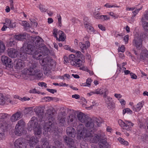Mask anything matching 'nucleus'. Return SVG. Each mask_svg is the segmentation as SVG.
I'll list each match as a JSON object with an SVG mask.
<instances>
[{
    "mask_svg": "<svg viewBox=\"0 0 148 148\" xmlns=\"http://www.w3.org/2000/svg\"><path fill=\"white\" fill-rule=\"evenodd\" d=\"M31 41L36 47V49H38L40 51H35L33 54V57L36 60H39L42 58V57L48 55L49 51L48 49L43 43V39L39 36H34L32 37Z\"/></svg>",
    "mask_w": 148,
    "mask_h": 148,
    "instance_id": "f257e3e1",
    "label": "nucleus"
},
{
    "mask_svg": "<svg viewBox=\"0 0 148 148\" xmlns=\"http://www.w3.org/2000/svg\"><path fill=\"white\" fill-rule=\"evenodd\" d=\"M90 129V130H87L83 125H79L77 128V134L80 136V138L90 137V140L93 143H96L99 142L101 139L102 138L103 135L100 134H95L93 135L92 134V130L91 129Z\"/></svg>",
    "mask_w": 148,
    "mask_h": 148,
    "instance_id": "f03ea898",
    "label": "nucleus"
},
{
    "mask_svg": "<svg viewBox=\"0 0 148 148\" xmlns=\"http://www.w3.org/2000/svg\"><path fill=\"white\" fill-rule=\"evenodd\" d=\"M28 67L26 70L28 74L30 75L36 76L37 79H40L42 77V74L38 69V64L35 61H32L28 65Z\"/></svg>",
    "mask_w": 148,
    "mask_h": 148,
    "instance_id": "7ed1b4c3",
    "label": "nucleus"
},
{
    "mask_svg": "<svg viewBox=\"0 0 148 148\" xmlns=\"http://www.w3.org/2000/svg\"><path fill=\"white\" fill-rule=\"evenodd\" d=\"M77 118L78 120L82 123H84L85 126L88 129H92L94 125L92 119L82 112L77 114Z\"/></svg>",
    "mask_w": 148,
    "mask_h": 148,
    "instance_id": "20e7f679",
    "label": "nucleus"
},
{
    "mask_svg": "<svg viewBox=\"0 0 148 148\" xmlns=\"http://www.w3.org/2000/svg\"><path fill=\"white\" fill-rule=\"evenodd\" d=\"M27 129L31 131L33 130L36 135H40L42 133V128L38 125V122L35 117L32 118L27 124Z\"/></svg>",
    "mask_w": 148,
    "mask_h": 148,
    "instance_id": "39448f33",
    "label": "nucleus"
},
{
    "mask_svg": "<svg viewBox=\"0 0 148 148\" xmlns=\"http://www.w3.org/2000/svg\"><path fill=\"white\" fill-rule=\"evenodd\" d=\"M54 121H48L46 123L44 128V130L46 132L53 133L57 131L58 127Z\"/></svg>",
    "mask_w": 148,
    "mask_h": 148,
    "instance_id": "423d86ee",
    "label": "nucleus"
},
{
    "mask_svg": "<svg viewBox=\"0 0 148 148\" xmlns=\"http://www.w3.org/2000/svg\"><path fill=\"white\" fill-rule=\"evenodd\" d=\"M32 45L30 44V43H25L23 47H21V50L22 51H24L27 53L29 55H32L36 51L35 45L33 44Z\"/></svg>",
    "mask_w": 148,
    "mask_h": 148,
    "instance_id": "0eeeda50",
    "label": "nucleus"
},
{
    "mask_svg": "<svg viewBox=\"0 0 148 148\" xmlns=\"http://www.w3.org/2000/svg\"><path fill=\"white\" fill-rule=\"evenodd\" d=\"M55 110L52 107H50L46 110L45 113V116L47 117L48 121H54V118L53 115L55 114Z\"/></svg>",
    "mask_w": 148,
    "mask_h": 148,
    "instance_id": "6e6552de",
    "label": "nucleus"
},
{
    "mask_svg": "<svg viewBox=\"0 0 148 148\" xmlns=\"http://www.w3.org/2000/svg\"><path fill=\"white\" fill-rule=\"evenodd\" d=\"M142 43V40L139 37V35L136 34L133 41V45L137 48L139 49L141 47Z\"/></svg>",
    "mask_w": 148,
    "mask_h": 148,
    "instance_id": "1a4fd4ad",
    "label": "nucleus"
},
{
    "mask_svg": "<svg viewBox=\"0 0 148 148\" xmlns=\"http://www.w3.org/2000/svg\"><path fill=\"white\" fill-rule=\"evenodd\" d=\"M1 60L3 64L6 67L11 68L13 67V63L11 60L8 57L3 56L1 58Z\"/></svg>",
    "mask_w": 148,
    "mask_h": 148,
    "instance_id": "9d476101",
    "label": "nucleus"
},
{
    "mask_svg": "<svg viewBox=\"0 0 148 148\" xmlns=\"http://www.w3.org/2000/svg\"><path fill=\"white\" fill-rule=\"evenodd\" d=\"M15 69L17 70L22 69L24 66V62L19 59H16L13 62V65Z\"/></svg>",
    "mask_w": 148,
    "mask_h": 148,
    "instance_id": "9b49d317",
    "label": "nucleus"
},
{
    "mask_svg": "<svg viewBox=\"0 0 148 148\" xmlns=\"http://www.w3.org/2000/svg\"><path fill=\"white\" fill-rule=\"evenodd\" d=\"M9 115L7 113H2L0 114V123H3L2 122L5 121L6 123H8L10 125V126L8 127V128L7 129V130L9 129L11 126V124L9 120H8L7 119L9 117Z\"/></svg>",
    "mask_w": 148,
    "mask_h": 148,
    "instance_id": "f8f14e48",
    "label": "nucleus"
},
{
    "mask_svg": "<svg viewBox=\"0 0 148 148\" xmlns=\"http://www.w3.org/2000/svg\"><path fill=\"white\" fill-rule=\"evenodd\" d=\"M45 108L44 107H36L34 109V112L36 115L40 119L43 118V114L44 113Z\"/></svg>",
    "mask_w": 148,
    "mask_h": 148,
    "instance_id": "ddd939ff",
    "label": "nucleus"
},
{
    "mask_svg": "<svg viewBox=\"0 0 148 148\" xmlns=\"http://www.w3.org/2000/svg\"><path fill=\"white\" fill-rule=\"evenodd\" d=\"M63 139L64 142L69 147H73L74 144V141L73 139L66 136H63Z\"/></svg>",
    "mask_w": 148,
    "mask_h": 148,
    "instance_id": "4468645a",
    "label": "nucleus"
},
{
    "mask_svg": "<svg viewBox=\"0 0 148 148\" xmlns=\"http://www.w3.org/2000/svg\"><path fill=\"white\" fill-rule=\"evenodd\" d=\"M15 148H26L25 144L21 139H18L16 140L14 143Z\"/></svg>",
    "mask_w": 148,
    "mask_h": 148,
    "instance_id": "2eb2a0df",
    "label": "nucleus"
},
{
    "mask_svg": "<svg viewBox=\"0 0 148 148\" xmlns=\"http://www.w3.org/2000/svg\"><path fill=\"white\" fill-rule=\"evenodd\" d=\"M67 134L69 137L72 138L75 137L76 132L75 129L72 127H67L66 129Z\"/></svg>",
    "mask_w": 148,
    "mask_h": 148,
    "instance_id": "dca6fc26",
    "label": "nucleus"
},
{
    "mask_svg": "<svg viewBox=\"0 0 148 148\" xmlns=\"http://www.w3.org/2000/svg\"><path fill=\"white\" fill-rule=\"evenodd\" d=\"M18 52L13 48L10 49L8 51V56L11 58H16L18 55Z\"/></svg>",
    "mask_w": 148,
    "mask_h": 148,
    "instance_id": "f3484780",
    "label": "nucleus"
},
{
    "mask_svg": "<svg viewBox=\"0 0 148 148\" xmlns=\"http://www.w3.org/2000/svg\"><path fill=\"white\" fill-rule=\"evenodd\" d=\"M100 148H108L109 145L107 142V140L104 138L103 136L102 138L101 139L99 143Z\"/></svg>",
    "mask_w": 148,
    "mask_h": 148,
    "instance_id": "a211bd4d",
    "label": "nucleus"
},
{
    "mask_svg": "<svg viewBox=\"0 0 148 148\" xmlns=\"http://www.w3.org/2000/svg\"><path fill=\"white\" fill-rule=\"evenodd\" d=\"M76 55L75 56H76V61H74V62L76 63L77 62H78L81 60H82V63H84L85 62V58L84 55L82 54L79 51H77L76 52Z\"/></svg>",
    "mask_w": 148,
    "mask_h": 148,
    "instance_id": "6ab92c4d",
    "label": "nucleus"
},
{
    "mask_svg": "<svg viewBox=\"0 0 148 148\" xmlns=\"http://www.w3.org/2000/svg\"><path fill=\"white\" fill-rule=\"evenodd\" d=\"M21 115V112L20 111H18L12 115L11 116L10 119L11 121L12 122H14L16 121L22 117Z\"/></svg>",
    "mask_w": 148,
    "mask_h": 148,
    "instance_id": "aec40b11",
    "label": "nucleus"
},
{
    "mask_svg": "<svg viewBox=\"0 0 148 148\" xmlns=\"http://www.w3.org/2000/svg\"><path fill=\"white\" fill-rule=\"evenodd\" d=\"M15 134L18 136H20L22 133H23V131L25 128L23 127H20L18 125H16L15 126Z\"/></svg>",
    "mask_w": 148,
    "mask_h": 148,
    "instance_id": "412c9836",
    "label": "nucleus"
},
{
    "mask_svg": "<svg viewBox=\"0 0 148 148\" xmlns=\"http://www.w3.org/2000/svg\"><path fill=\"white\" fill-rule=\"evenodd\" d=\"M27 34L24 33L23 34H19L18 35H15L14 36L15 39L17 40L23 41L26 38Z\"/></svg>",
    "mask_w": 148,
    "mask_h": 148,
    "instance_id": "4be33fe9",
    "label": "nucleus"
},
{
    "mask_svg": "<svg viewBox=\"0 0 148 148\" xmlns=\"http://www.w3.org/2000/svg\"><path fill=\"white\" fill-rule=\"evenodd\" d=\"M27 53L25 51H22L21 50V48L20 50L19 55H18L19 59L21 60H25L27 58Z\"/></svg>",
    "mask_w": 148,
    "mask_h": 148,
    "instance_id": "5701e85b",
    "label": "nucleus"
},
{
    "mask_svg": "<svg viewBox=\"0 0 148 148\" xmlns=\"http://www.w3.org/2000/svg\"><path fill=\"white\" fill-rule=\"evenodd\" d=\"M58 122L60 124V125L61 126L64 125L65 121V118L62 114H60L58 115Z\"/></svg>",
    "mask_w": 148,
    "mask_h": 148,
    "instance_id": "b1692460",
    "label": "nucleus"
},
{
    "mask_svg": "<svg viewBox=\"0 0 148 148\" xmlns=\"http://www.w3.org/2000/svg\"><path fill=\"white\" fill-rule=\"evenodd\" d=\"M47 59H45L42 60V64L41 63L42 66H43V70L44 73L47 75L48 74V72L49 71V69L47 68L46 65L47 64V62H45V60H46Z\"/></svg>",
    "mask_w": 148,
    "mask_h": 148,
    "instance_id": "393cba45",
    "label": "nucleus"
},
{
    "mask_svg": "<svg viewBox=\"0 0 148 148\" xmlns=\"http://www.w3.org/2000/svg\"><path fill=\"white\" fill-rule=\"evenodd\" d=\"M103 97L105 98V100L106 103L108 105V106H114V103H112V98H110V97L107 96L106 95V93L103 95Z\"/></svg>",
    "mask_w": 148,
    "mask_h": 148,
    "instance_id": "a878e982",
    "label": "nucleus"
},
{
    "mask_svg": "<svg viewBox=\"0 0 148 148\" xmlns=\"http://www.w3.org/2000/svg\"><path fill=\"white\" fill-rule=\"evenodd\" d=\"M37 138L33 137L31 138L29 141V145L31 147H34L37 143Z\"/></svg>",
    "mask_w": 148,
    "mask_h": 148,
    "instance_id": "bb28decb",
    "label": "nucleus"
},
{
    "mask_svg": "<svg viewBox=\"0 0 148 148\" xmlns=\"http://www.w3.org/2000/svg\"><path fill=\"white\" fill-rule=\"evenodd\" d=\"M140 59L144 60L146 58H148V51L146 49H144L140 55Z\"/></svg>",
    "mask_w": 148,
    "mask_h": 148,
    "instance_id": "cd10ccee",
    "label": "nucleus"
},
{
    "mask_svg": "<svg viewBox=\"0 0 148 148\" xmlns=\"http://www.w3.org/2000/svg\"><path fill=\"white\" fill-rule=\"evenodd\" d=\"M107 90L106 88H102L101 89H97L96 90L95 92H94L95 94H106L107 91Z\"/></svg>",
    "mask_w": 148,
    "mask_h": 148,
    "instance_id": "c85d7f7f",
    "label": "nucleus"
},
{
    "mask_svg": "<svg viewBox=\"0 0 148 148\" xmlns=\"http://www.w3.org/2000/svg\"><path fill=\"white\" fill-rule=\"evenodd\" d=\"M141 21L142 23L143 28L146 31L148 32V22L145 21V19L143 17H142Z\"/></svg>",
    "mask_w": 148,
    "mask_h": 148,
    "instance_id": "c756f323",
    "label": "nucleus"
},
{
    "mask_svg": "<svg viewBox=\"0 0 148 148\" xmlns=\"http://www.w3.org/2000/svg\"><path fill=\"white\" fill-rule=\"evenodd\" d=\"M42 142V147L44 148H48L49 143L46 138H42L41 140Z\"/></svg>",
    "mask_w": 148,
    "mask_h": 148,
    "instance_id": "7c9ffc66",
    "label": "nucleus"
},
{
    "mask_svg": "<svg viewBox=\"0 0 148 148\" xmlns=\"http://www.w3.org/2000/svg\"><path fill=\"white\" fill-rule=\"evenodd\" d=\"M3 123H0V128H1L4 131H7V129L10 126V125L8 123H6L5 121L2 122Z\"/></svg>",
    "mask_w": 148,
    "mask_h": 148,
    "instance_id": "2f4dec72",
    "label": "nucleus"
},
{
    "mask_svg": "<svg viewBox=\"0 0 148 148\" xmlns=\"http://www.w3.org/2000/svg\"><path fill=\"white\" fill-rule=\"evenodd\" d=\"M54 143L55 146L58 147V148H63V147L64 146V145L59 140H55Z\"/></svg>",
    "mask_w": 148,
    "mask_h": 148,
    "instance_id": "473e14b6",
    "label": "nucleus"
},
{
    "mask_svg": "<svg viewBox=\"0 0 148 148\" xmlns=\"http://www.w3.org/2000/svg\"><path fill=\"white\" fill-rule=\"evenodd\" d=\"M5 97L2 94L0 93V105H4L5 102Z\"/></svg>",
    "mask_w": 148,
    "mask_h": 148,
    "instance_id": "72a5a7b5",
    "label": "nucleus"
},
{
    "mask_svg": "<svg viewBox=\"0 0 148 148\" xmlns=\"http://www.w3.org/2000/svg\"><path fill=\"white\" fill-rule=\"evenodd\" d=\"M125 129L127 130L129 129L131 126H133L134 124L131 122L127 121H125Z\"/></svg>",
    "mask_w": 148,
    "mask_h": 148,
    "instance_id": "f704fd0d",
    "label": "nucleus"
},
{
    "mask_svg": "<svg viewBox=\"0 0 148 148\" xmlns=\"http://www.w3.org/2000/svg\"><path fill=\"white\" fill-rule=\"evenodd\" d=\"M16 125H18L20 127L25 128V124L23 119H21L19 120Z\"/></svg>",
    "mask_w": 148,
    "mask_h": 148,
    "instance_id": "c9c22d12",
    "label": "nucleus"
},
{
    "mask_svg": "<svg viewBox=\"0 0 148 148\" xmlns=\"http://www.w3.org/2000/svg\"><path fill=\"white\" fill-rule=\"evenodd\" d=\"M48 64L49 67L51 69H54L56 67V62L54 61H52L50 62H48Z\"/></svg>",
    "mask_w": 148,
    "mask_h": 148,
    "instance_id": "e433bc0d",
    "label": "nucleus"
},
{
    "mask_svg": "<svg viewBox=\"0 0 148 148\" xmlns=\"http://www.w3.org/2000/svg\"><path fill=\"white\" fill-rule=\"evenodd\" d=\"M15 42L14 39L11 38L7 42V43L8 46L12 47L14 45Z\"/></svg>",
    "mask_w": 148,
    "mask_h": 148,
    "instance_id": "4c0bfd02",
    "label": "nucleus"
},
{
    "mask_svg": "<svg viewBox=\"0 0 148 148\" xmlns=\"http://www.w3.org/2000/svg\"><path fill=\"white\" fill-rule=\"evenodd\" d=\"M143 104L141 102L139 103L137 105V107L134 109L133 110L135 111H139L143 107Z\"/></svg>",
    "mask_w": 148,
    "mask_h": 148,
    "instance_id": "58836bf2",
    "label": "nucleus"
},
{
    "mask_svg": "<svg viewBox=\"0 0 148 148\" xmlns=\"http://www.w3.org/2000/svg\"><path fill=\"white\" fill-rule=\"evenodd\" d=\"M52 137L54 140H58L60 139V138L61 137L56 132L53 133Z\"/></svg>",
    "mask_w": 148,
    "mask_h": 148,
    "instance_id": "ea45409f",
    "label": "nucleus"
},
{
    "mask_svg": "<svg viewBox=\"0 0 148 148\" xmlns=\"http://www.w3.org/2000/svg\"><path fill=\"white\" fill-rule=\"evenodd\" d=\"M59 33L60 34L59 36V40L64 41L65 40V38H64V35H65L64 33L61 31H59Z\"/></svg>",
    "mask_w": 148,
    "mask_h": 148,
    "instance_id": "a19ab883",
    "label": "nucleus"
},
{
    "mask_svg": "<svg viewBox=\"0 0 148 148\" xmlns=\"http://www.w3.org/2000/svg\"><path fill=\"white\" fill-rule=\"evenodd\" d=\"M5 46L3 42L0 40V53H2L4 51Z\"/></svg>",
    "mask_w": 148,
    "mask_h": 148,
    "instance_id": "79ce46f5",
    "label": "nucleus"
},
{
    "mask_svg": "<svg viewBox=\"0 0 148 148\" xmlns=\"http://www.w3.org/2000/svg\"><path fill=\"white\" fill-rule=\"evenodd\" d=\"M79 46L80 48L81 49L83 53H84V50L85 49H86L87 48L86 46V44H84L81 42H80L79 43Z\"/></svg>",
    "mask_w": 148,
    "mask_h": 148,
    "instance_id": "37998d69",
    "label": "nucleus"
},
{
    "mask_svg": "<svg viewBox=\"0 0 148 148\" xmlns=\"http://www.w3.org/2000/svg\"><path fill=\"white\" fill-rule=\"evenodd\" d=\"M119 142L121 143L122 144H123L125 145H128V142L125 140L124 139L121 138H119L118 139Z\"/></svg>",
    "mask_w": 148,
    "mask_h": 148,
    "instance_id": "c03bdc74",
    "label": "nucleus"
},
{
    "mask_svg": "<svg viewBox=\"0 0 148 148\" xmlns=\"http://www.w3.org/2000/svg\"><path fill=\"white\" fill-rule=\"evenodd\" d=\"M32 108H25L24 111V113L27 114L29 113H31L33 112Z\"/></svg>",
    "mask_w": 148,
    "mask_h": 148,
    "instance_id": "a18cd8bd",
    "label": "nucleus"
},
{
    "mask_svg": "<svg viewBox=\"0 0 148 148\" xmlns=\"http://www.w3.org/2000/svg\"><path fill=\"white\" fill-rule=\"evenodd\" d=\"M69 59L71 60L72 61H71L72 62V63H75L73 61H76L77 60L76 59V56L73 54H71L69 55Z\"/></svg>",
    "mask_w": 148,
    "mask_h": 148,
    "instance_id": "49530a36",
    "label": "nucleus"
},
{
    "mask_svg": "<svg viewBox=\"0 0 148 148\" xmlns=\"http://www.w3.org/2000/svg\"><path fill=\"white\" fill-rule=\"evenodd\" d=\"M148 34L146 32H141L140 33V35H139V37L142 39L145 38L147 37Z\"/></svg>",
    "mask_w": 148,
    "mask_h": 148,
    "instance_id": "de8ad7c7",
    "label": "nucleus"
},
{
    "mask_svg": "<svg viewBox=\"0 0 148 148\" xmlns=\"http://www.w3.org/2000/svg\"><path fill=\"white\" fill-rule=\"evenodd\" d=\"M94 125H95V123L97 126H99L100 124H101V122L100 120L96 118L95 120H94L92 119Z\"/></svg>",
    "mask_w": 148,
    "mask_h": 148,
    "instance_id": "09e8293b",
    "label": "nucleus"
},
{
    "mask_svg": "<svg viewBox=\"0 0 148 148\" xmlns=\"http://www.w3.org/2000/svg\"><path fill=\"white\" fill-rule=\"evenodd\" d=\"M118 123L121 127H123V128L125 129V121L124 122L121 120L120 119L118 121Z\"/></svg>",
    "mask_w": 148,
    "mask_h": 148,
    "instance_id": "8fccbe9b",
    "label": "nucleus"
},
{
    "mask_svg": "<svg viewBox=\"0 0 148 148\" xmlns=\"http://www.w3.org/2000/svg\"><path fill=\"white\" fill-rule=\"evenodd\" d=\"M141 138L143 141L148 143V136L147 135H143Z\"/></svg>",
    "mask_w": 148,
    "mask_h": 148,
    "instance_id": "3c124183",
    "label": "nucleus"
},
{
    "mask_svg": "<svg viewBox=\"0 0 148 148\" xmlns=\"http://www.w3.org/2000/svg\"><path fill=\"white\" fill-rule=\"evenodd\" d=\"M22 25L26 27H30V25L26 21H23L22 22Z\"/></svg>",
    "mask_w": 148,
    "mask_h": 148,
    "instance_id": "603ef678",
    "label": "nucleus"
},
{
    "mask_svg": "<svg viewBox=\"0 0 148 148\" xmlns=\"http://www.w3.org/2000/svg\"><path fill=\"white\" fill-rule=\"evenodd\" d=\"M39 8L42 12H45L47 10V9L45 8L43 5L41 4H40L39 6Z\"/></svg>",
    "mask_w": 148,
    "mask_h": 148,
    "instance_id": "864d4df0",
    "label": "nucleus"
},
{
    "mask_svg": "<svg viewBox=\"0 0 148 148\" xmlns=\"http://www.w3.org/2000/svg\"><path fill=\"white\" fill-rule=\"evenodd\" d=\"M16 26V23H12L11 22V24H9L8 26V27L9 28H14Z\"/></svg>",
    "mask_w": 148,
    "mask_h": 148,
    "instance_id": "5fc2aeb1",
    "label": "nucleus"
},
{
    "mask_svg": "<svg viewBox=\"0 0 148 148\" xmlns=\"http://www.w3.org/2000/svg\"><path fill=\"white\" fill-rule=\"evenodd\" d=\"M142 127L143 128L148 130V120H147L145 122L144 124Z\"/></svg>",
    "mask_w": 148,
    "mask_h": 148,
    "instance_id": "6e6d98bb",
    "label": "nucleus"
},
{
    "mask_svg": "<svg viewBox=\"0 0 148 148\" xmlns=\"http://www.w3.org/2000/svg\"><path fill=\"white\" fill-rule=\"evenodd\" d=\"M119 52H121L122 53L124 52L125 51V47L123 45H122L121 47H119L118 49Z\"/></svg>",
    "mask_w": 148,
    "mask_h": 148,
    "instance_id": "4d7b16f0",
    "label": "nucleus"
},
{
    "mask_svg": "<svg viewBox=\"0 0 148 148\" xmlns=\"http://www.w3.org/2000/svg\"><path fill=\"white\" fill-rule=\"evenodd\" d=\"M57 29L56 28H55L54 29L53 32V34L54 36H55L56 38L57 39H58V38L57 36Z\"/></svg>",
    "mask_w": 148,
    "mask_h": 148,
    "instance_id": "13d9d810",
    "label": "nucleus"
},
{
    "mask_svg": "<svg viewBox=\"0 0 148 148\" xmlns=\"http://www.w3.org/2000/svg\"><path fill=\"white\" fill-rule=\"evenodd\" d=\"M104 6L107 8H110L113 7H119L118 6H115L114 5H109V3H107L104 5Z\"/></svg>",
    "mask_w": 148,
    "mask_h": 148,
    "instance_id": "bf43d9fd",
    "label": "nucleus"
},
{
    "mask_svg": "<svg viewBox=\"0 0 148 148\" xmlns=\"http://www.w3.org/2000/svg\"><path fill=\"white\" fill-rule=\"evenodd\" d=\"M130 75L131 78L134 79H136L137 78V76L133 73H130Z\"/></svg>",
    "mask_w": 148,
    "mask_h": 148,
    "instance_id": "052dcab7",
    "label": "nucleus"
},
{
    "mask_svg": "<svg viewBox=\"0 0 148 148\" xmlns=\"http://www.w3.org/2000/svg\"><path fill=\"white\" fill-rule=\"evenodd\" d=\"M38 84L39 86H41V87L44 86L45 88H47V84L44 82H39L38 83Z\"/></svg>",
    "mask_w": 148,
    "mask_h": 148,
    "instance_id": "680f3d73",
    "label": "nucleus"
},
{
    "mask_svg": "<svg viewBox=\"0 0 148 148\" xmlns=\"http://www.w3.org/2000/svg\"><path fill=\"white\" fill-rule=\"evenodd\" d=\"M59 17L58 18V25L60 27H61L62 26V23H61V16L59 15Z\"/></svg>",
    "mask_w": 148,
    "mask_h": 148,
    "instance_id": "e2e57ef3",
    "label": "nucleus"
},
{
    "mask_svg": "<svg viewBox=\"0 0 148 148\" xmlns=\"http://www.w3.org/2000/svg\"><path fill=\"white\" fill-rule=\"evenodd\" d=\"M29 92L30 93H38L39 94L40 93V92L38 91L37 92L35 88H34V89H32V90H30L29 91Z\"/></svg>",
    "mask_w": 148,
    "mask_h": 148,
    "instance_id": "0e129e2a",
    "label": "nucleus"
},
{
    "mask_svg": "<svg viewBox=\"0 0 148 148\" xmlns=\"http://www.w3.org/2000/svg\"><path fill=\"white\" fill-rule=\"evenodd\" d=\"M47 90L52 94H53L54 92H57V90L55 89L47 88Z\"/></svg>",
    "mask_w": 148,
    "mask_h": 148,
    "instance_id": "69168bd1",
    "label": "nucleus"
},
{
    "mask_svg": "<svg viewBox=\"0 0 148 148\" xmlns=\"http://www.w3.org/2000/svg\"><path fill=\"white\" fill-rule=\"evenodd\" d=\"M92 80L90 78H88L86 81V84L88 86L90 85L91 83V82Z\"/></svg>",
    "mask_w": 148,
    "mask_h": 148,
    "instance_id": "338daca9",
    "label": "nucleus"
},
{
    "mask_svg": "<svg viewBox=\"0 0 148 148\" xmlns=\"http://www.w3.org/2000/svg\"><path fill=\"white\" fill-rule=\"evenodd\" d=\"M94 30V28L91 26H89V29L87 30V31L88 32H93Z\"/></svg>",
    "mask_w": 148,
    "mask_h": 148,
    "instance_id": "774afa93",
    "label": "nucleus"
}]
</instances>
